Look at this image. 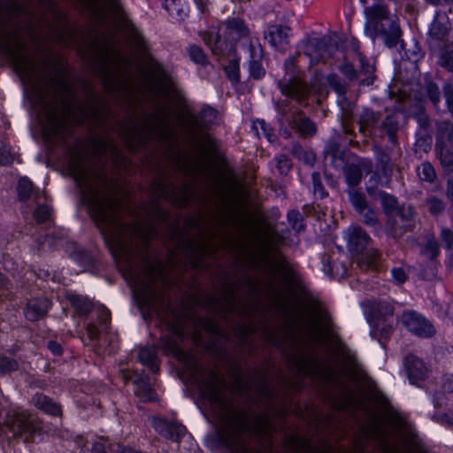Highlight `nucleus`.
I'll use <instances>...</instances> for the list:
<instances>
[{"label":"nucleus","instance_id":"nucleus-24","mask_svg":"<svg viewBox=\"0 0 453 453\" xmlns=\"http://www.w3.org/2000/svg\"><path fill=\"white\" fill-rule=\"evenodd\" d=\"M156 358V350L151 347H144L142 348L139 351V359L140 361L148 365L151 372H157L158 371V366L155 364Z\"/></svg>","mask_w":453,"mask_h":453},{"label":"nucleus","instance_id":"nucleus-6","mask_svg":"<svg viewBox=\"0 0 453 453\" xmlns=\"http://www.w3.org/2000/svg\"><path fill=\"white\" fill-rule=\"evenodd\" d=\"M183 164L188 173L210 179L213 184V193L222 199L219 194L221 174L207 151L200 150L193 160H185Z\"/></svg>","mask_w":453,"mask_h":453},{"label":"nucleus","instance_id":"nucleus-20","mask_svg":"<svg viewBox=\"0 0 453 453\" xmlns=\"http://www.w3.org/2000/svg\"><path fill=\"white\" fill-rule=\"evenodd\" d=\"M35 405L43 411L46 413H49L53 416H61L62 411L60 405L56 403L47 395L42 394H36L33 399Z\"/></svg>","mask_w":453,"mask_h":453},{"label":"nucleus","instance_id":"nucleus-39","mask_svg":"<svg viewBox=\"0 0 453 453\" xmlns=\"http://www.w3.org/2000/svg\"><path fill=\"white\" fill-rule=\"evenodd\" d=\"M426 206L433 214H439L444 210V203L436 197L429 198Z\"/></svg>","mask_w":453,"mask_h":453},{"label":"nucleus","instance_id":"nucleus-2","mask_svg":"<svg viewBox=\"0 0 453 453\" xmlns=\"http://www.w3.org/2000/svg\"><path fill=\"white\" fill-rule=\"evenodd\" d=\"M25 9L10 0L0 3V49L12 60L18 74L35 93L40 110L52 134H60L72 123L83 124L88 117L99 118L92 104L77 103L70 85L52 77L45 63H37L27 52L19 22Z\"/></svg>","mask_w":453,"mask_h":453},{"label":"nucleus","instance_id":"nucleus-22","mask_svg":"<svg viewBox=\"0 0 453 453\" xmlns=\"http://www.w3.org/2000/svg\"><path fill=\"white\" fill-rule=\"evenodd\" d=\"M164 7L177 20H184L187 16L186 6L181 0H165Z\"/></svg>","mask_w":453,"mask_h":453},{"label":"nucleus","instance_id":"nucleus-16","mask_svg":"<svg viewBox=\"0 0 453 453\" xmlns=\"http://www.w3.org/2000/svg\"><path fill=\"white\" fill-rule=\"evenodd\" d=\"M449 28V17L445 14L437 13L430 26L429 35L434 39L442 40L448 35Z\"/></svg>","mask_w":453,"mask_h":453},{"label":"nucleus","instance_id":"nucleus-4","mask_svg":"<svg viewBox=\"0 0 453 453\" xmlns=\"http://www.w3.org/2000/svg\"><path fill=\"white\" fill-rule=\"evenodd\" d=\"M97 54L98 64L95 67L105 87L111 90L122 88H128V81L125 77V69L130 65V59L121 51L113 32L109 36L104 35L102 42H94Z\"/></svg>","mask_w":453,"mask_h":453},{"label":"nucleus","instance_id":"nucleus-58","mask_svg":"<svg viewBox=\"0 0 453 453\" xmlns=\"http://www.w3.org/2000/svg\"><path fill=\"white\" fill-rule=\"evenodd\" d=\"M206 1L207 0H196V4L202 13H205V12H206V8H205Z\"/></svg>","mask_w":453,"mask_h":453},{"label":"nucleus","instance_id":"nucleus-28","mask_svg":"<svg viewBox=\"0 0 453 453\" xmlns=\"http://www.w3.org/2000/svg\"><path fill=\"white\" fill-rule=\"evenodd\" d=\"M127 41L130 46L135 50L140 51H143L145 50L144 38L135 28L130 29L127 35Z\"/></svg>","mask_w":453,"mask_h":453},{"label":"nucleus","instance_id":"nucleus-29","mask_svg":"<svg viewBox=\"0 0 453 453\" xmlns=\"http://www.w3.org/2000/svg\"><path fill=\"white\" fill-rule=\"evenodd\" d=\"M439 245L434 237L428 238L421 250L422 255L429 259L435 258L439 255Z\"/></svg>","mask_w":453,"mask_h":453},{"label":"nucleus","instance_id":"nucleus-54","mask_svg":"<svg viewBox=\"0 0 453 453\" xmlns=\"http://www.w3.org/2000/svg\"><path fill=\"white\" fill-rule=\"evenodd\" d=\"M179 192H180L181 203H188V201L189 200V196H190V192L188 190V188H183L180 189Z\"/></svg>","mask_w":453,"mask_h":453},{"label":"nucleus","instance_id":"nucleus-40","mask_svg":"<svg viewBox=\"0 0 453 453\" xmlns=\"http://www.w3.org/2000/svg\"><path fill=\"white\" fill-rule=\"evenodd\" d=\"M50 216V210L46 205H40L36 208L34 212V218L37 223H42L46 221Z\"/></svg>","mask_w":453,"mask_h":453},{"label":"nucleus","instance_id":"nucleus-45","mask_svg":"<svg viewBox=\"0 0 453 453\" xmlns=\"http://www.w3.org/2000/svg\"><path fill=\"white\" fill-rule=\"evenodd\" d=\"M158 186H159L158 196L165 198V199L171 198L170 192L175 193L177 191L175 187H168L166 184H165L161 181L158 182Z\"/></svg>","mask_w":453,"mask_h":453},{"label":"nucleus","instance_id":"nucleus-17","mask_svg":"<svg viewBox=\"0 0 453 453\" xmlns=\"http://www.w3.org/2000/svg\"><path fill=\"white\" fill-rule=\"evenodd\" d=\"M66 298L80 316L88 315L94 308L93 302L87 296L75 293H67Z\"/></svg>","mask_w":453,"mask_h":453},{"label":"nucleus","instance_id":"nucleus-48","mask_svg":"<svg viewBox=\"0 0 453 453\" xmlns=\"http://www.w3.org/2000/svg\"><path fill=\"white\" fill-rule=\"evenodd\" d=\"M364 220L369 226L375 225L377 222V216L375 211L372 210L367 211L364 216Z\"/></svg>","mask_w":453,"mask_h":453},{"label":"nucleus","instance_id":"nucleus-36","mask_svg":"<svg viewBox=\"0 0 453 453\" xmlns=\"http://www.w3.org/2000/svg\"><path fill=\"white\" fill-rule=\"evenodd\" d=\"M373 310L378 318H382L383 319H386L388 316L392 317L393 315V307L388 303H377L374 305Z\"/></svg>","mask_w":453,"mask_h":453},{"label":"nucleus","instance_id":"nucleus-25","mask_svg":"<svg viewBox=\"0 0 453 453\" xmlns=\"http://www.w3.org/2000/svg\"><path fill=\"white\" fill-rule=\"evenodd\" d=\"M378 258V252L373 249L361 251L357 258V265L361 269H368Z\"/></svg>","mask_w":453,"mask_h":453},{"label":"nucleus","instance_id":"nucleus-63","mask_svg":"<svg viewBox=\"0 0 453 453\" xmlns=\"http://www.w3.org/2000/svg\"><path fill=\"white\" fill-rule=\"evenodd\" d=\"M298 215L299 214H298L297 211H291V212L288 213V218L289 221H291L292 217L297 218Z\"/></svg>","mask_w":453,"mask_h":453},{"label":"nucleus","instance_id":"nucleus-46","mask_svg":"<svg viewBox=\"0 0 453 453\" xmlns=\"http://www.w3.org/2000/svg\"><path fill=\"white\" fill-rule=\"evenodd\" d=\"M391 275L394 281L399 284L404 282L406 280V274L403 268H393L391 271Z\"/></svg>","mask_w":453,"mask_h":453},{"label":"nucleus","instance_id":"nucleus-57","mask_svg":"<svg viewBox=\"0 0 453 453\" xmlns=\"http://www.w3.org/2000/svg\"><path fill=\"white\" fill-rule=\"evenodd\" d=\"M359 61H360L362 69L365 72L368 73L370 71V65L365 63V58L363 56H361V55H359Z\"/></svg>","mask_w":453,"mask_h":453},{"label":"nucleus","instance_id":"nucleus-7","mask_svg":"<svg viewBox=\"0 0 453 453\" xmlns=\"http://www.w3.org/2000/svg\"><path fill=\"white\" fill-rule=\"evenodd\" d=\"M134 131L142 139L156 138L160 141L168 140L172 136V128L166 120L163 109L152 115V119H146L140 128L134 124Z\"/></svg>","mask_w":453,"mask_h":453},{"label":"nucleus","instance_id":"nucleus-35","mask_svg":"<svg viewBox=\"0 0 453 453\" xmlns=\"http://www.w3.org/2000/svg\"><path fill=\"white\" fill-rule=\"evenodd\" d=\"M418 175L422 180L428 182L434 181L436 177L434 167L428 162H425L421 165L420 169L418 170Z\"/></svg>","mask_w":453,"mask_h":453},{"label":"nucleus","instance_id":"nucleus-60","mask_svg":"<svg viewBox=\"0 0 453 453\" xmlns=\"http://www.w3.org/2000/svg\"><path fill=\"white\" fill-rule=\"evenodd\" d=\"M227 180H228V202L230 201V196H231V182H232V174L230 173V171L228 170V177H227Z\"/></svg>","mask_w":453,"mask_h":453},{"label":"nucleus","instance_id":"nucleus-30","mask_svg":"<svg viewBox=\"0 0 453 453\" xmlns=\"http://www.w3.org/2000/svg\"><path fill=\"white\" fill-rule=\"evenodd\" d=\"M18 194L20 200H27L33 190V183L27 178H21L18 183Z\"/></svg>","mask_w":453,"mask_h":453},{"label":"nucleus","instance_id":"nucleus-41","mask_svg":"<svg viewBox=\"0 0 453 453\" xmlns=\"http://www.w3.org/2000/svg\"><path fill=\"white\" fill-rule=\"evenodd\" d=\"M381 203L387 212H391L397 207V202L395 197L388 194H381Z\"/></svg>","mask_w":453,"mask_h":453},{"label":"nucleus","instance_id":"nucleus-9","mask_svg":"<svg viewBox=\"0 0 453 453\" xmlns=\"http://www.w3.org/2000/svg\"><path fill=\"white\" fill-rule=\"evenodd\" d=\"M453 128L447 125L444 131H441L437 138L436 150L440 156L441 164L445 166H453Z\"/></svg>","mask_w":453,"mask_h":453},{"label":"nucleus","instance_id":"nucleus-31","mask_svg":"<svg viewBox=\"0 0 453 453\" xmlns=\"http://www.w3.org/2000/svg\"><path fill=\"white\" fill-rule=\"evenodd\" d=\"M349 196L350 203L357 209V211L362 212L365 209L366 202L362 193L351 190L349 192Z\"/></svg>","mask_w":453,"mask_h":453},{"label":"nucleus","instance_id":"nucleus-13","mask_svg":"<svg viewBox=\"0 0 453 453\" xmlns=\"http://www.w3.org/2000/svg\"><path fill=\"white\" fill-rule=\"evenodd\" d=\"M250 36V28L244 20L240 18H234L228 21V41L237 44L245 43Z\"/></svg>","mask_w":453,"mask_h":453},{"label":"nucleus","instance_id":"nucleus-5","mask_svg":"<svg viewBox=\"0 0 453 453\" xmlns=\"http://www.w3.org/2000/svg\"><path fill=\"white\" fill-rule=\"evenodd\" d=\"M0 432L9 437H20L24 442H31L35 435L41 432V426L33 415L12 411L8 412L4 424L0 422Z\"/></svg>","mask_w":453,"mask_h":453},{"label":"nucleus","instance_id":"nucleus-10","mask_svg":"<svg viewBox=\"0 0 453 453\" xmlns=\"http://www.w3.org/2000/svg\"><path fill=\"white\" fill-rule=\"evenodd\" d=\"M153 427L159 434L173 441H178L186 434V427L181 424L159 418L153 419Z\"/></svg>","mask_w":453,"mask_h":453},{"label":"nucleus","instance_id":"nucleus-15","mask_svg":"<svg viewBox=\"0 0 453 453\" xmlns=\"http://www.w3.org/2000/svg\"><path fill=\"white\" fill-rule=\"evenodd\" d=\"M345 239L348 246L355 251H358L359 248H363L370 241L369 235L362 228L356 226L348 228Z\"/></svg>","mask_w":453,"mask_h":453},{"label":"nucleus","instance_id":"nucleus-37","mask_svg":"<svg viewBox=\"0 0 453 453\" xmlns=\"http://www.w3.org/2000/svg\"><path fill=\"white\" fill-rule=\"evenodd\" d=\"M298 129L303 135H312L316 133V126L309 119H302L298 124Z\"/></svg>","mask_w":453,"mask_h":453},{"label":"nucleus","instance_id":"nucleus-32","mask_svg":"<svg viewBox=\"0 0 453 453\" xmlns=\"http://www.w3.org/2000/svg\"><path fill=\"white\" fill-rule=\"evenodd\" d=\"M19 363L14 358L0 357V373L5 374L18 370Z\"/></svg>","mask_w":453,"mask_h":453},{"label":"nucleus","instance_id":"nucleus-43","mask_svg":"<svg viewBox=\"0 0 453 453\" xmlns=\"http://www.w3.org/2000/svg\"><path fill=\"white\" fill-rule=\"evenodd\" d=\"M13 161V156L6 146L0 149V165H8Z\"/></svg>","mask_w":453,"mask_h":453},{"label":"nucleus","instance_id":"nucleus-50","mask_svg":"<svg viewBox=\"0 0 453 453\" xmlns=\"http://www.w3.org/2000/svg\"><path fill=\"white\" fill-rule=\"evenodd\" d=\"M441 238L446 242L448 248L453 244V233L449 229H443L441 231Z\"/></svg>","mask_w":453,"mask_h":453},{"label":"nucleus","instance_id":"nucleus-11","mask_svg":"<svg viewBox=\"0 0 453 453\" xmlns=\"http://www.w3.org/2000/svg\"><path fill=\"white\" fill-rule=\"evenodd\" d=\"M204 42L210 47L212 54L220 62L222 69L226 72V65L225 62V50L226 49V42L219 32L208 31L203 34Z\"/></svg>","mask_w":453,"mask_h":453},{"label":"nucleus","instance_id":"nucleus-44","mask_svg":"<svg viewBox=\"0 0 453 453\" xmlns=\"http://www.w3.org/2000/svg\"><path fill=\"white\" fill-rule=\"evenodd\" d=\"M93 147L94 153L96 156H101L103 150H106L108 149L114 150L113 148H111V144H108L106 142L102 140L93 141Z\"/></svg>","mask_w":453,"mask_h":453},{"label":"nucleus","instance_id":"nucleus-23","mask_svg":"<svg viewBox=\"0 0 453 453\" xmlns=\"http://www.w3.org/2000/svg\"><path fill=\"white\" fill-rule=\"evenodd\" d=\"M228 79L233 84L240 81V57L235 50L233 52L228 51Z\"/></svg>","mask_w":453,"mask_h":453},{"label":"nucleus","instance_id":"nucleus-33","mask_svg":"<svg viewBox=\"0 0 453 453\" xmlns=\"http://www.w3.org/2000/svg\"><path fill=\"white\" fill-rule=\"evenodd\" d=\"M190 58L196 64L205 65L207 64V57L201 47L192 45L188 49Z\"/></svg>","mask_w":453,"mask_h":453},{"label":"nucleus","instance_id":"nucleus-61","mask_svg":"<svg viewBox=\"0 0 453 453\" xmlns=\"http://www.w3.org/2000/svg\"><path fill=\"white\" fill-rule=\"evenodd\" d=\"M6 283H7V280H6L5 277L2 273H0V288L5 287Z\"/></svg>","mask_w":453,"mask_h":453},{"label":"nucleus","instance_id":"nucleus-55","mask_svg":"<svg viewBox=\"0 0 453 453\" xmlns=\"http://www.w3.org/2000/svg\"><path fill=\"white\" fill-rule=\"evenodd\" d=\"M91 453H106L104 445L101 442L95 443Z\"/></svg>","mask_w":453,"mask_h":453},{"label":"nucleus","instance_id":"nucleus-52","mask_svg":"<svg viewBox=\"0 0 453 453\" xmlns=\"http://www.w3.org/2000/svg\"><path fill=\"white\" fill-rule=\"evenodd\" d=\"M87 333H88V337L91 340L97 338L98 334H99L98 329L95 324H88L87 326Z\"/></svg>","mask_w":453,"mask_h":453},{"label":"nucleus","instance_id":"nucleus-14","mask_svg":"<svg viewBox=\"0 0 453 453\" xmlns=\"http://www.w3.org/2000/svg\"><path fill=\"white\" fill-rule=\"evenodd\" d=\"M404 364L411 383H415L416 380H423L426 376L427 368L424 362L417 357H407Z\"/></svg>","mask_w":453,"mask_h":453},{"label":"nucleus","instance_id":"nucleus-21","mask_svg":"<svg viewBox=\"0 0 453 453\" xmlns=\"http://www.w3.org/2000/svg\"><path fill=\"white\" fill-rule=\"evenodd\" d=\"M136 385L135 395L142 401H151L154 399V391L147 377H139L134 380Z\"/></svg>","mask_w":453,"mask_h":453},{"label":"nucleus","instance_id":"nucleus-19","mask_svg":"<svg viewBox=\"0 0 453 453\" xmlns=\"http://www.w3.org/2000/svg\"><path fill=\"white\" fill-rule=\"evenodd\" d=\"M365 16V32L368 34V29L371 25L376 20H382L388 18V11L383 5H372L365 7L364 10Z\"/></svg>","mask_w":453,"mask_h":453},{"label":"nucleus","instance_id":"nucleus-53","mask_svg":"<svg viewBox=\"0 0 453 453\" xmlns=\"http://www.w3.org/2000/svg\"><path fill=\"white\" fill-rule=\"evenodd\" d=\"M444 92L446 96V100L449 104V108L450 111H453V107L450 105L451 101L453 100V92L451 87L449 85H446L444 88Z\"/></svg>","mask_w":453,"mask_h":453},{"label":"nucleus","instance_id":"nucleus-64","mask_svg":"<svg viewBox=\"0 0 453 453\" xmlns=\"http://www.w3.org/2000/svg\"><path fill=\"white\" fill-rule=\"evenodd\" d=\"M292 226L297 230H299V221L297 220V219L292 223Z\"/></svg>","mask_w":453,"mask_h":453},{"label":"nucleus","instance_id":"nucleus-49","mask_svg":"<svg viewBox=\"0 0 453 453\" xmlns=\"http://www.w3.org/2000/svg\"><path fill=\"white\" fill-rule=\"evenodd\" d=\"M429 96L431 100L434 102V104L436 105L440 101V92L438 87L434 85H431L429 87Z\"/></svg>","mask_w":453,"mask_h":453},{"label":"nucleus","instance_id":"nucleus-18","mask_svg":"<svg viewBox=\"0 0 453 453\" xmlns=\"http://www.w3.org/2000/svg\"><path fill=\"white\" fill-rule=\"evenodd\" d=\"M265 38L273 47L278 50H283L288 44V34L282 26H271L265 34Z\"/></svg>","mask_w":453,"mask_h":453},{"label":"nucleus","instance_id":"nucleus-8","mask_svg":"<svg viewBox=\"0 0 453 453\" xmlns=\"http://www.w3.org/2000/svg\"><path fill=\"white\" fill-rule=\"evenodd\" d=\"M402 321L403 326L410 332L419 337H430L435 333L432 324L424 317L414 311L404 312L402 317Z\"/></svg>","mask_w":453,"mask_h":453},{"label":"nucleus","instance_id":"nucleus-59","mask_svg":"<svg viewBox=\"0 0 453 453\" xmlns=\"http://www.w3.org/2000/svg\"><path fill=\"white\" fill-rule=\"evenodd\" d=\"M448 196L452 200L453 202V182H449L448 184Z\"/></svg>","mask_w":453,"mask_h":453},{"label":"nucleus","instance_id":"nucleus-12","mask_svg":"<svg viewBox=\"0 0 453 453\" xmlns=\"http://www.w3.org/2000/svg\"><path fill=\"white\" fill-rule=\"evenodd\" d=\"M51 302L47 297L33 298L28 301L25 309V316L30 321H37L44 318Z\"/></svg>","mask_w":453,"mask_h":453},{"label":"nucleus","instance_id":"nucleus-51","mask_svg":"<svg viewBox=\"0 0 453 453\" xmlns=\"http://www.w3.org/2000/svg\"><path fill=\"white\" fill-rule=\"evenodd\" d=\"M48 348L54 355L57 356L60 355L62 352L61 345L54 341H50L48 342Z\"/></svg>","mask_w":453,"mask_h":453},{"label":"nucleus","instance_id":"nucleus-34","mask_svg":"<svg viewBox=\"0 0 453 453\" xmlns=\"http://www.w3.org/2000/svg\"><path fill=\"white\" fill-rule=\"evenodd\" d=\"M304 53L310 58L311 62H318L321 53L319 44L314 42H308L304 46Z\"/></svg>","mask_w":453,"mask_h":453},{"label":"nucleus","instance_id":"nucleus-62","mask_svg":"<svg viewBox=\"0 0 453 453\" xmlns=\"http://www.w3.org/2000/svg\"><path fill=\"white\" fill-rule=\"evenodd\" d=\"M392 30H393V34L395 36H399V33H400L399 27H396L394 23L392 24Z\"/></svg>","mask_w":453,"mask_h":453},{"label":"nucleus","instance_id":"nucleus-42","mask_svg":"<svg viewBox=\"0 0 453 453\" xmlns=\"http://www.w3.org/2000/svg\"><path fill=\"white\" fill-rule=\"evenodd\" d=\"M346 180L349 185H356L361 180V173L359 170L349 167L346 173Z\"/></svg>","mask_w":453,"mask_h":453},{"label":"nucleus","instance_id":"nucleus-38","mask_svg":"<svg viewBox=\"0 0 453 453\" xmlns=\"http://www.w3.org/2000/svg\"><path fill=\"white\" fill-rule=\"evenodd\" d=\"M250 73L255 79H259L265 75V69L260 60H252L249 65Z\"/></svg>","mask_w":453,"mask_h":453},{"label":"nucleus","instance_id":"nucleus-47","mask_svg":"<svg viewBox=\"0 0 453 453\" xmlns=\"http://www.w3.org/2000/svg\"><path fill=\"white\" fill-rule=\"evenodd\" d=\"M277 165L281 173H287L290 168L289 159L286 156H280L277 158Z\"/></svg>","mask_w":453,"mask_h":453},{"label":"nucleus","instance_id":"nucleus-56","mask_svg":"<svg viewBox=\"0 0 453 453\" xmlns=\"http://www.w3.org/2000/svg\"><path fill=\"white\" fill-rule=\"evenodd\" d=\"M43 9L45 10H52L53 9V4L51 0H36Z\"/></svg>","mask_w":453,"mask_h":453},{"label":"nucleus","instance_id":"nucleus-26","mask_svg":"<svg viewBox=\"0 0 453 453\" xmlns=\"http://www.w3.org/2000/svg\"><path fill=\"white\" fill-rule=\"evenodd\" d=\"M252 129L258 137L264 136L269 142L273 137V133L271 127L263 119H257L252 123Z\"/></svg>","mask_w":453,"mask_h":453},{"label":"nucleus","instance_id":"nucleus-27","mask_svg":"<svg viewBox=\"0 0 453 453\" xmlns=\"http://www.w3.org/2000/svg\"><path fill=\"white\" fill-rule=\"evenodd\" d=\"M217 111L212 108H205L202 111L197 119L194 121V124L196 127H204L207 126L216 119Z\"/></svg>","mask_w":453,"mask_h":453},{"label":"nucleus","instance_id":"nucleus-1","mask_svg":"<svg viewBox=\"0 0 453 453\" xmlns=\"http://www.w3.org/2000/svg\"><path fill=\"white\" fill-rule=\"evenodd\" d=\"M87 152L81 149L71 152L69 170L80 188L88 194L95 220L104 227V234L119 255L131 264L137 288L145 297L157 295L154 284L165 280L164 265L150 254L149 236L142 224L127 223L121 218V207L109 192L104 193L98 183L108 185L106 176L98 167L93 168L87 161Z\"/></svg>","mask_w":453,"mask_h":453},{"label":"nucleus","instance_id":"nucleus-3","mask_svg":"<svg viewBox=\"0 0 453 453\" xmlns=\"http://www.w3.org/2000/svg\"><path fill=\"white\" fill-rule=\"evenodd\" d=\"M198 388L203 399L206 418L214 426V432L208 435L206 443L215 452L226 449V384L223 375L215 370L204 373L198 381Z\"/></svg>","mask_w":453,"mask_h":453}]
</instances>
